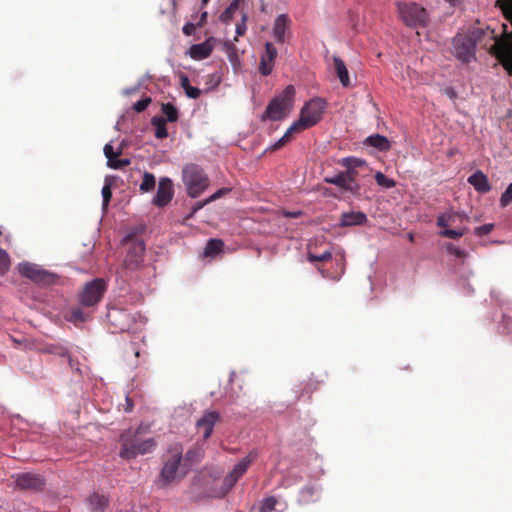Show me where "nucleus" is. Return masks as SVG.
<instances>
[{"mask_svg": "<svg viewBox=\"0 0 512 512\" xmlns=\"http://www.w3.org/2000/svg\"><path fill=\"white\" fill-rule=\"evenodd\" d=\"M444 93L452 100L457 98V93H456L455 89L452 87L445 88Z\"/></svg>", "mask_w": 512, "mask_h": 512, "instance_id": "6e6d98bb", "label": "nucleus"}, {"mask_svg": "<svg viewBox=\"0 0 512 512\" xmlns=\"http://www.w3.org/2000/svg\"><path fill=\"white\" fill-rule=\"evenodd\" d=\"M126 401H127V407H126L125 411L129 412L132 410L133 405L128 397H126Z\"/></svg>", "mask_w": 512, "mask_h": 512, "instance_id": "bf43d9fd", "label": "nucleus"}, {"mask_svg": "<svg viewBox=\"0 0 512 512\" xmlns=\"http://www.w3.org/2000/svg\"><path fill=\"white\" fill-rule=\"evenodd\" d=\"M512 202V183L506 188V190L502 193L500 198L501 206L505 207L509 203Z\"/></svg>", "mask_w": 512, "mask_h": 512, "instance_id": "ea45409f", "label": "nucleus"}, {"mask_svg": "<svg viewBox=\"0 0 512 512\" xmlns=\"http://www.w3.org/2000/svg\"><path fill=\"white\" fill-rule=\"evenodd\" d=\"M230 191H231L230 188H221V189L217 190L214 194H212L210 197H208V201H210V202L216 201V200L220 199L221 197L227 195Z\"/></svg>", "mask_w": 512, "mask_h": 512, "instance_id": "09e8293b", "label": "nucleus"}, {"mask_svg": "<svg viewBox=\"0 0 512 512\" xmlns=\"http://www.w3.org/2000/svg\"><path fill=\"white\" fill-rule=\"evenodd\" d=\"M335 72L344 87L350 86V78L344 61L339 57L333 58Z\"/></svg>", "mask_w": 512, "mask_h": 512, "instance_id": "393cba45", "label": "nucleus"}, {"mask_svg": "<svg viewBox=\"0 0 512 512\" xmlns=\"http://www.w3.org/2000/svg\"><path fill=\"white\" fill-rule=\"evenodd\" d=\"M468 182L479 192L484 193L490 190L487 177L480 171L471 175L468 179Z\"/></svg>", "mask_w": 512, "mask_h": 512, "instance_id": "b1692460", "label": "nucleus"}, {"mask_svg": "<svg viewBox=\"0 0 512 512\" xmlns=\"http://www.w3.org/2000/svg\"><path fill=\"white\" fill-rule=\"evenodd\" d=\"M213 42V38H208L202 43L192 45L189 49L190 57L195 60H202L208 58L211 55L214 48Z\"/></svg>", "mask_w": 512, "mask_h": 512, "instance_id": "6ab92c4d", "label": "nucleus"}, {"mask_svg": "<svg viewBox=\"0 0 512 512\" xmlns=\"http://www.w3.org/2000/svg\"><path fill=\"white\" fill-rule=\"evenodd\" d=\"M209 2V0H202V4L206 5Z\"/></svg>", "mask_w": 512, "mask_h": 512, "instance_id": "338daca9", "label": "nucleus"}, {"mask_svg": "<svg viewBox=\"0 0 512 512\" xmlns=\"http://www.w3.org/2000/svg\"><path fill=\"white\" fill-rule=\"evenodd\" d=\"M376 183L386 189L394 188L396 186L395 180L386 177L382 172L378 171L375 174Z\"/></svg>", "mask_w": 512, "mask_h": 512, "instance_id": "2f4dec72", "label": "nucleus"}, {"mask_svg": "<svg viewBox=\"0 0 512 512\" xmlns=\"http://www.w3.org/2000/svg\"><path fill=\"white\" fill-rule=\"evenodd\" d=\"M467 228H462V229H444L442 231L439 232V235L442 236V237H446V238H450V239H459L461 238L466 232H467Z\"/></svg>", "mask_w": 512, "mask_h": 512, "instance_id": "72a5a7b5", "label": "nucleus"}, {"mask_svg": "<svg viewBox=\"0 0 512 512\" xmlns=\"http://www.w3.org/2000/svg\"><path fill=\"white\" fill-rule=\"evenodd\" d=\"M220 415L216 411H206L203 416L197 421V430L203 434V438L208 439L212 432L216 422L219 420Z\"/></svg>", "mask_w": 512, "mask_h": 512, "instance_id": "a211bd4d", "label": "nucleus"}, {"mask_svg": "<svg viewBox=\"0 0 512 512\" xmlns=\"http://www.w3.org/2000/svg\"><path fill=\"white\" fill-rule=\"evenodd\" d=\"M316 388H317V384L315 382H313L311 379H309V381L301 389V395L309 394Z\"/></svg>", "mask_w": 512, "mask_h": 512, "instance_id": "3c124183", "label": "nucleus"}, {"mask_svg": "<svg viewBox=\"0 0 512 512\" xmlns=\"http://www.w3.org/2000/svg\"><path fill=\"white\" fill-rule=\"evenodd\" d=\"M485 34L483 30H475L471 36L458 34L453 38V49L455 56L463 61L470 62L475 55V47L480 36Z\"/></svg>", "mask_w": 512, "mask_h": 512, "instance_id": "0eeeda50", "label": "nucleus"}, {"mask_svg": "<svg viewBox=\"0 0 512 512\" xmlns=\"http://www.w3.org/2000/svg\"><path fill=\"white\" fill-rule=\"evenodd\" d=\"M256 458L257 452L251 451L234 466L232 471L224 478L223 481L227 489H231L236 484Z\"/></svg>", "mask_w": 512, "mask_h": 512, "instance_id": "f8f14e48", "label": "nucleus"}, {"mask_svg": "<svg viewBox=\"0 0 512 512\" xmlns=\"http://www.w3.org/2000/svg\"><path fill=\"white\" fill-rule=\"evenodd\" d=\"M364 143L378 149L379 151H388L391 148L389 139L380 134H374L367 137Z\"/></svg>", "mask_w": 512, "mask_h": 512, "instance_id": "4be33fe9", "label": "nucleus"}, {"mask_svg": "<svg viewBox=\"0 0 512 512\" xmlns=\"http://www.w3.org/2000/svg\"><path fill=\"white\" fill-rule=\"evenodd\" d=\"M325 107L326 103L324 100L320 98L312 99L303 106L297 121L306 130L321 120Z\"/></svg>", "mask_w": 512, "mask_h": 512, "instance_id": "1a4fd4ad", "label": "nucleus"}, {"mask_svg": "<svg viewBox=\"0 0 512 512\" xmlns=\"http://www.w3.org/2000/svg\"><path fill=\"white\" fill-rule=\"evenodd\" d=\"M88 504L91 511L104 512L109 505V500L104 495L94 493L88 498Z\"/></svg>", "mask_w": 512, "mask_h": 512, "instance_id": "5701e85b", "label": "nucleus"}, {"mask_svg": "<svg viewBox=\"0 0 512 512\" xmlns=\"http://www.w3.org/2000/svg\"><path fill=\"white\" fill-rule=\"evenodd\" d=\"M145 245L142 241L133 242L124 259V266L129 270L138 269L144 261Z\"/></svg>", "mask_w": 512, "mask_h": 512, "instance_id": "4468645a", "label": "nucleus"}, {"mask_svg": "<svg viewBox=\"0 0 512 512\" xmlns=\"http://www.w3.org/2000/svg\"><path fill=\"white\" fill-rule=\"evenodd\" d=\"M445 1L450 3L451 5H456L460 2V0H445Z\"/></svg>", "mask_w": 512, "mask_h": 512, "instance_id": "680f3d73", "label": "nucleus"}, {"mask_svg": "<svg viewBox=\"0 0 512 512\" xmlns=\"http://www.w3.org/2000/svg\"><path fill=\"white\" fill-rule=\"evenodd\" d=\"M248 19V15L246 12L242 13L241 22L236 25V34L237 36H243L246 33L247 26L246 22Z\"/></svg>", "mask_w": 512, "mask_h": 512, "instance_id": "79ce46f5", "label": "nucleus"}, {"mask_svg": "<svg viewBox=\"0 0 512 512\" xmlns=\"http://www.w3.org/2000/svg\"><path fill=\"white\" fill-rule=\"evenodd\" d=\"M209 2V0H202V4L206 5Z\"/></svg>", "mask_w": 512, "mask_h": 512, "instance_id": "69168bd1", "label": "nucleus"}, {"mask_svg": "<svg viewBox=\"0 0 512 512\" xmlns=\"http://www.w3.org/2000/svg\"><path fill=\"white\" fill-rule=\"evenodd\" d=\"M140 355V352L137 350L135 351V356L138 357Z\"/></svg>", "mask_w": 512, "mask_h": 512, "instance_id": "774afa93", "label": "nucleus"}, {"mask_svg": "<svg viewBox=\"0 0 512 512\" xmlns=\"http://www.w3.org/2000/svg\"><path fill=\"white\" fill-rule=\"evenodd\" d=\"M66 358L68 359V364L72 370L80 371L78 362H74V360L69 355Z\"/></svg>", "mask_w": 512, "mask_h": 512, "instance_id": "4d7b16f0", "label": "nucleus"}, {"mask_svg": "<svg viewBox=\"0 0 512 512\" xmlns=\"http://www.w3.org/2000/svg\"><path fill=\"white\" fill-rule=\"evenodd\" d=\"M46 351L51 354L60 356V357H68V354H69L68 350L66 348L61 347V346H54V345L47 347Z\"/></svg>", "mask_w": 512, "mask_h": 512, "instance_id": "c03bdc74", "label": "nucleus"}, {"mask_svg": "<svg viewBox=\"0 0 512 512\" xmlns=\"http://www.w3.org/2000/svg\"><path fill=\"white\" fill-rule=\"evenodd\" d=\"M278 51L273 43L266 42L265 50L260 57L259 72L263 76H268L272 73Z\"/></svg>", "mask_w": 512, "mask_h": 512, "instance_id": "2eb2a0df", "label": "nucleus"}, {"mask_svg": "<svg viewBox=\"0 0 512 512\" xmlns=\"http://www.w3.org/2000/svg\"><path fill=\"white\" fill-rule=\"evenodd\" d=\"M206 17H207V12H204V13L202 14V16H201V20H202V21H203V20H205V18H206Z\"/></svg>", "mask_w": 512, "mask_h": 512, "instance_id": "0e129e2a", "label": "nucleus"}, {"mask_svg": "<svg viewBox=\"0 0 512 512\" xmlns=\"http://www.w3.org/2000/svg\"><path fill=\"white\" fill-rule=\"evenodd\" d=\"M300 215V212H292V213H286V216L297 218Z\"/></svg>", "mask_w": 512, "mask_h": 512, "instance_id": "052dcab7", "label": "nucleus"}, {"mask_svg": "<svg viewBox=\"0 0 512 512\" xmlns=\"http://www.w3.org/2000/svg\"><path fill=\"white\" fill-rule=\"evenodd\" d=\"M115 512H137L134 507L124 506L117 508Z\"/></svg>", "mask_w": 512, "mask_h": 512, "instance_id": "13d9d810", "label": "nucleus"}, {"mask_svg": "<svg viewBox=\"0 0 512 512\" xmlns=\"http://www.w3.org/2000/svg\"><path fill=\"white\" fill-rule=\"evenodd\" d=\"M339 163L346 168L345 171L332 177H326L324 181L339 187L343 192L359 197L361 195V181L370 176V167L366 161L356 157L343 158Z\"/></svg>", "mask_w": 512, "mask_h": 512, "instance_id": "f257e3e1", "label": "nucleus"}, {"mask_svg": "<svg viewBox=\"0 0 512 512\" xmlns=\"http://www.w3.org/2000/svg\"><path fill=\"white\" fill-rule=\"evenodd\" d=\"M398 13L401 20L411 28H424L429 24V15L426 9L418 3L398 2Z\"/></svg>", "mask_w": 512, "mask_h": 512, "instance_id": "423d86ee", "label": "nucleus"}, {"mask_svg": "<svg viewBox=\"0 0 512 512\" xmlns=\"http://www.w3.org/2000/svg\"><path fill=\"white\" fill-rule=\"evenodd\" d=\"M87 319V315L84 313V311L79 308H72L70 311V317L69 320L76 323V322H84Z\"/></svg>", "mask_w": 512, "mask_h": 512, "instance_id": "f704fd0d", "label": "nucleus"}, {"mask_svg": "<svg viewBox=\"0 0 512 512\" xmlns=\"http://www.w3.org/2000/svg\"><path fill=\"white\" fill-rule=\"evenodd\" d=\"M161 111L166 116V122H176L178 120V109L172 103L162 104Z\"/></svg>", "mask_w": 512, "mask_h": 512, "instance_id": "c756f323", "label": "nucleus"}, {"mask_svg": "<svg viewBox=\"0 0 512 512\" xmlns=\"http://www.w3.org/2000/svg\"><path fill=\"white\" fill-rule=\"evenodd\" d=\"M407 237H408L409 241H411V242H413V241H414V234H413V233H411V232H410V233H408V234H407Z\"/></svg>", "mask_w": 512, "mask_h": 512, "instance_id": "e2e57ef3", "label": "nucleus"}, {"mask_svg": "<svg viewBox=\"0 0 512 512\" xmlns=\"http://www.w3.org/2000/svg\"><path fill=\"white\" fill-rule=\"evenodd\" d=\"M156 447V442L153 438L140 439L139 432L131 431L124 432L121 435V451L120 457L126 460H131L139 455L150 453Z\"/></svg>", "mask_w": 512, "mask_h": 512, "instance_id": "7ed1b4c3", "label": "nucleus"}, {"mask_svg": "<svg viewBox=\"0 0 512 512\" xmlns=\"http://www.w3.org/2000/svg\"><path fill=\"white\" fill-rule=\"evenodd\" d=\"M493 228H494L493 224H484L482 226L476 227L474 230V234L479 237L485 236V235H488L489 233H491Z\"/></svg>", "mask_w": 512, "mask_h": 512, "instance_id": "49530a36", "label": "nucleus"}, {"mask_svg": "<svg viewBox=\"0 0 512 512\" xmlns=\"http://www.w3.org/2000/svg\"><path fill=\"white\" fill-rule=\"evenodd\" d=\"M107 316L110 323L119 331L130 330L135 323V316L125 309H112Z\"/></svg>", "mask_w": 512, "mask_h": 512, "instance_id": "ddd939ff", "label": "nucleus"}, {"mask_svg": "<svg viewBox=\"0 0 512 512\" xmlns=\"http://www.w3.org/2000/svg\"><path fill=\"white\" fill-rule=\"evenodd\" d=\"M182 181L189 197L198 198L209 186V178L197 164L189 163L182 168Z\"/></svg>", "mask_w": 512, "mask_h": 512, "instance_id": "39448f33", "label": "nucleus"}, {"mask_svg": "<svg viewBox=\"0 0 512 512\" xmlns=\"http://www.w3.org/2000/svg\"><path fill=\"white\" fill-rule=\"evenodd\" d=\"M332 258V253L330 251H325L321 255H315L312 253L308 254V260L310 262H325L329 261Z\"/></svg>", "mask_w": 512, "mask_h": 512, "instance_id": "4c0bfd02", "label": "nucleus"}, {"mask_svg": "<svg viewBox=\"0 0 512 512\" xmlns=\"http://www.w3.org/2000/svg\"><path fill=\"white\" fill-rule=\"evenodd\" d=\"M122 153V150L119 149L118 151H114L113 146L108 143L104 146V154L107 158V161H111L113 158H118Z\"/></svg>", "mask_w": 512, "mask_h": 512, "instance_id": "58836bf2", "label": "nucleus"}, {"mask_svg": "<svg viewBox=\"0 0 512 512\" xmlns=\"http://www.w3.org/2000/svg\"><path fill=\"white\" fill-rule=\"evenodd\" d=\"M18 271L21 276L30 279L38 285L50 286L57 281V276L55 274L43 269L41 266L34 263H20L18 266Z\"/></svg>", "mask_w": 512, "mask_h": 512, "instance_id": "6e6552de", "label": "nucleus"}, {"mask_svg": "<svg viewBox=\"0 0 512 512\" xmlns=\"http://www.w3.org/2000/svg\"><path fill=\"white\" fill-rule=\"evenodd\" d=\"M244 2L245 0H232L229 6L221 13L220 20L224 23L230 22L240 5Z\"/></svg>", "mask_w": 512, "mask_h": 512, "instance_id": "cd10ccee", "label": "nucleus"}, {"mask_svg": "<svg viewBox=\"0 0 512 512\" xmlns=\"http://www.w3.org/2000/svg\"><path fill=\"white\" fill-rule=\"evenodd\" d=\"M367 216L365 213L361 211H352V212H345L342 213L340 217V226L342 227H349V226H356V225H363L367 222Z\"/></svg>", "mask_w": 512, "mask_h": 512, "instance_id": "aec40b11", "label": "nucleus"}, {"mask_svg": "<svg viewBox=\"0 0 512 512\" xmlns=\"http://www.w3.org/2000/svg\"><path fill=\"white\" fill-rule=\"evenodd\" d=\"M446 248H447L449 253H451L452 255H454L457 258L464 259L468 255V253L465 250H462V249L454 246L453 244H448L446 246Z\"/></svg>", "mask_w": 512, "mask_h": 512, "instance_id": "37998d69", "label": "nucleus"}, {"mask_svg": "<svg viewBox=\"0 0 512 512\" xmlns=\"http://www.w3.org/2000/svg\"><path fill=\"white\" fill-rule=\"evenodd\" d=\"M185 94L188 98L197 99L201 95V90L197 87L190 86L188 89H186Z\"/></svg>", "mask_w": 512, "mask_h": 512, "instance_id": "8fccbe9b", "label": "nucleus"}, {"mask_svg": "<svg viewBox=\"0 0 512 512\" xmlns=\"http://www.w3.org/2000/svg\"><path fill=\"white\" fill-rule=\"evenodd\" d=\"M152 126L155 127V137L157 139H164L168 136V131L166 128V120L161 116H154L151 119Z\"/></svg>", "mask_w": 512, "mask_h": 512, "instance_id": "bb28decb", "label": "nucleus"}, {"mask_svg": "<svg viewBox=\"0 0 512 512\" xmlns=\"http://www.w3.org/2000/svg\"><path fill=\"white\" fill-rule=\"evenodd\" d=\"M294 98L295 88L292 85H288L279 95L270 101L261 119L263 121L266 119L273 121L284 119L293 108Z\"/></svg>", "mask_w": 512, "mask_h": 512, "instance_id": "20e7f679", "label": "nucleus"}, {"mask_svg": "<svg viewBox=\"0 0 512 512\" xmlns=\"http://www.w3.org/2000/svg\"><path fill=\"white\" fill-rule=\"evenodd\" d=\"M189 471V465L183 461V448L176 444L171 446L164 455V464L161 469L158 483L166 487L182 479Z\"/></svg>", "mask_w": 512, "mask_h": 512, "instance_id": "f03ea898", "label": "nucleus"}, {"mask_svg": "<svg viewBox=\"0 0 512 512\" xmlns=\"http://www.w3.org/2000/svg\"><path fill=\"white\" fill-rule=\"evenodd\" d=\"M15 486L21 490L42 491L45 487L44 478L36 473L25 472L12 476Z\"/></svg>", "mask_w": 512, "mask_h": 512, "instance_id": "9b49d317", "label": "nucleus"}, {"mask_svg": "<svg viewBox=\"0 0 512 512\" xmlns=\"http://www.w3.org/2000/svg\"><path fill=\"white\" fill-rule=\"evenodd\" d=\"M224 243L219 239H210L208 240L205 247L206 255H213L222 251Z\"/></svg>", "mask_w": 512, "mask_h": 512, "instance_id": "7c9ffc66", "label": "nucleus"}, {"mask_svg": "<svg viewBox=\"0 0 512 512\" xmlns=\"http://www.w3.org/2000/svg\"><path fill=\"white\" fill-rule=\"evenodd\" d=\"M305 129L302 128V125L298 121H295L285 132V134L277 141L275 142L271 147V151H276L281 149L283 146H285L287 143L291 141L294 134H297L301 131H304Z\"/></svg>", "mask_w": 512, "mask_h": 512, "instance_id": "412c9836", "label": "nucleus"}, {"mask_svg": "<svg viewBox=\"0 0 512 512\" xmlns=\"http://www.w3.org/2000/svg\"><path fill=\"white\" fill-rule=\"evenodd\" d=\"M150 103L151 99L149 97L143 98L133 105V109L138 113L143 112L147 109Z\"/></svg>", "mask_w": 512, "mask_h": 512, "instance_id": "a18cd8bd", "label": "nucleus"}, {"mask_svg": "<svg viewBox=\"0 0 512 512\" xmlns=\"http://www.w3.org/2000/svg\"><path fill=\"white\" fill-rule=\"evenodd\" d=\"M211 203L210 201H208V198L205 199L204 201H198L196 202L193 207H192V211H191V214H190V217L193 216L196 212H198L200 209H202L204 206H206L207 204Z\"/></svg>", "mask_w": 512, "mask_h": 512, "instance_id": "603ef678", "label": "nucleus"}, {"mask_svg": "<svg viewBox=\"0 0 512 512\" xmlns=\"http://www.w3.org/2000/svg\"><path fill=\"white\" fill-rule=\"evenodd\" d=\"M10 267V259L7 252L0 248V274H4Z\"/></svg>", "mask_w": 512, "mask_h": 512, "instance_id": "c9c22d12", "label": "nucleus"}, {"mask_svg": "<svg viewBox=\"0 0 512 512\" xmlns=\"http://www.w3.org/2000/svg\"><path fill=\"white\" fill-rule=\"evenodd\" d=\"M202 456L203 451L200 447H192L186 452L183 461L189 465L190 470L195 463L201 460Z\"/></svg>", "mask_w": 512, "mask_h": 512, "instance_id": "c85d7f7f", "label": "nucleus"}, {"mask_svg": "<svg viewBox=\"0 0 512 512\" xmlns=\"http://www.w3.org/2000/svg\"><path fill=\"white\" fill-rule=\"evenodd\" d=\"M290 19L287 14H280L274 21L272 33L277 43H284L290 34Z\"/></svg>", "mask_w": 512, "mask_h": 512, "instance_id": "f3484780", "label": "nucleus"}, {"mask_svg": "<svg viewBox=\"0 0 512 512\" xmlns=\"http://www.w3.org/2000/svg\"><path fill=\"white\" fill-rule=\"evenodd\" d=\"M107 290V284L104 279L96 278L88 282L79 295L81 305L92 307L97 305Z\"/></svg>", "mask_w": 512, "mask_h": 512, "instance_id": "9d476101", "label": "nucleus"}, {"mask_svg": "<svg viewBox=\"0 0 512 512\" xmlns=\"http://www.w3.org/2000/svg\"><path fill=\"white\" fill-rule=\"evenodd\" d=\"M173 183L170 178H161L153 203L158 207L166 206L173 198Z\"/></svg>", "mask_w": 512, "mask_h": 512, "instance_id": "dca6fc26", "label": "nucleus"}, {"mask_svg": "<svg viewBox=\"0 0 512 512\" xmlns=\"http://www.w3.org/2000/svg\"><path fill=\"white\" fill-rule=\"evenodd\" d=\"M180 83H181V87L184 89V91H186V89H188L191 86L189 78L185 74H181Z\"/></svg>", "mask_w": 512, "mask_h": 512, "instance_id": "5fc2aeb1", "label": "nucleus"}, {"mask_svg": "<svg viewBox=\"0 0 512 512\" xmlns=\"http://www.w3.org/2000/svg\"><path fill=\"white\" fill-rule=\"evenodd\" d=\"M195 30L196 25H194L193 23H186L182 28V31L186 36H191L195 32Z\"/></svg>", "mask_w": 512, "mask_h": 512, "instance_id": "864d4df0", "label": "nucleus"}, {"mask_svg": "<svg viewBox=\"0 0 512 512\" xmlns=\"http://www.w3.org/2000/svg\"><path fill=\"white\" fill-rule=\"evenodd\" d=\"M130 163H131V161L128 158H124V159L113 158V159H111V161H107L108 167H110L112 169H121L125 166L130 165Z\"/></svg>", "mask_w": 512, "mask_h": 512, "instance_id": "e433bc0d", "label": "nucleus"}, {"mask_svg": "<svg viewBox=\"0 0 512 512\" xmlns=\"http://www.w3.org/2000/svg\"><path fill=\"white\" fill-rule=\"evenodd\" d=\"M276 503H277V501L275 498H273V497L266 498L264 500L262 508H261L262 512L272 511L275 508Z\"/></svg>", "mask_w": 512, "mask_h": 512, "instance_id": "de8ad7c7", "label": "nucleus"}, {"mask_svg": "<svg viewBox=\"0 0 512 512\" xmlns=\"http://www.w3.org/2000/svg\"><path fill=\"white\" fill-rule=\"evenodd\" d=\"M155 177L153 174L145 172L143 176V181L140 184V190L142 192H149L154 189L155 187Z\"/></svg>", "mask_w": 512, "mask_h": 512, "instance_id": "473e14b6", "label": "nucleus"}, {"mask_svg": "<svg viewBox=\"0 0 512 512\" xmlns=\"http://www.w3.org/2000/svg\"><path fill=\"white\" fill-rule=\"evenodd\" d=\"M102 197H103V208L107 209L109 202L112 198V191L110 184H105L102 188Z\"/></svg>", "mask_w": 512, "mask_h": 512, "instance_id": "a19ab883", "label": "nucleus"}, {"mask_svg": "<svg viewBox=\"0 0 512 512\" xmlns=\"http://www.w3.org/2000/svg\"><path fill=\"white\" fill-rule=\"evenodd\" d=\"M459 218H462L460 213L453 210L446 211L437 217V226L446 229L454 225Z\"/></svg>", "mask_w": 512, "mask_h": 512, "instance_id": "a878e982", "label": "nucleus"}]
</instances>
